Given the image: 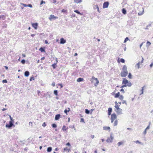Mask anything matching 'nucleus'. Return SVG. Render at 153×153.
<instances>
[{"instance_id": "54", "label": "nucleus", "mask_w": 153, "mask_h": 153, "mask_svg": "<svg viewBox=\"0 0 153 153\" xmlns=\"http://www.w3.org/2000/svg\"><path fill=\"white\" fill-rule=\"evenodd\" d=\"M34 79L33 77H31L30 79V81H32V80H34Z\"/></svg>"}, {"instance_id": "1", "label": "nucleus", "mask_w": 153, "mask_h": 153, "mask_svg": "<svg viewBox=\"0 0 153 153\" xmlns=\"http://www.w3.org/2000/svg\"><path fill=\"white\" fill-rule=\"evenodd\" d=\"M14 123V120H10L9 122V124L7 123L6 124V127L8 129H11L12 126H14V125L13 124Z\"/></svg>"}, {"instance_id": "31", "label": "nucleus", "mask_w": 153, "mask_h": 153, "mask_svg": "<svg viewBox=\"0 0 153 153\" xmlns=\"http://www.w3.org/2000/svg\"><path fill=\"white\" fill-rule=\"evenodd\" d=\"M52 127L53 128H56L57 127V125L55 123H53L52 124Z\"/></svg>"}, {"instance_id": "14", "label": "nucleus", "mask_w": 153, "mask_h": 153, "mask_svg": "<svg viewBox=\"0 0 153 153\" xmlns=\"http://www.w3.org/2000/svg\"><path fill=\"white\" fill-rule=\"evenodd\" d=\"M103 129L105 130H109V131H110V128L109 126H104Z\"/></svg>"}, {"instance_id": "48", "label": "nucleus", "mask_w": 153, "mask_h": 153, "mask_svg": "<svg viewBox=\"0 0 153 153\" xmlns=\"http://www.w3.org/2000/svg\"><path fill=\"white\" fill-rule=\"evenodd\" d=\"M120 91L121 92H122V93H124L125 92V91H124V89H123V88H121V89L120 90Z\"/></svg>"}, {"instance_id": "19", "label": "nucleus", "mask_w": 153, "mask_h": 153, "mask_svg": "<svg viewBox=\"0 0 153 153\" xmlns=\"http://www.w3.org/2000/svg\"><path fill=\"white\" fill-rule=\"evenodd\" d=\"M120 96V93L118 92L117 93L115 94L114 97L116 98H118Z\"/></svg>"}, {"instance_id": "55", "label": "nucleus", "mask_w": 153, "mask_h": 153, "mask_svg": "<svg viewBox=\"0 0 153 153\" xmlns=\"http://www.w3.org/2000/svg\"><path fill=\"white\" fill-rule=\"evenodd\" d=\"M134 142L136 143H138L140 144L141 143L138 140H137L136 141H134Z\"/></svg>"}, {"instance_id": "18", "label": "nucleus", "mask_w": 153, "mask_h": 153, "mask_svg": "<svg viewBox=\"0 0 153 153\" xmlns=\"http://www.w3.org/2000/svg\"><path fill=\"white\" fill-rule=\"evenodd\" d=\"M74 12L82 16L83 15V14L82 13H80V12L78 10H74Z\"/></svg>"}, {"instance_id": "13", "label": "nucleus", "mask_w": 153, "mask_h": 153, "mask_svg": "<svg viewBox=\"0 0 153 153\" xmlns=\"http://www.w3.org/2000/svg\"><path fill=\"white\" fill-rule=\"evenodd\" d=\"M108 115H110L111 114V112L112 111V108H109L108 109Z\"/></svg>"}, {"instance_id": "57", "label": "nucleus", "mask_w": 153, "mask_h": 153, "mask_svg": "<svg viewBox=\"0 0 153 153\" xmlns=\"http://www.w3.org/2000/svg\"><path fill=\"white\" fill-rule=\"evenodd\" d=\"M146 131L147 130H146V129H145L143 132V134L145 135L146 134Z\"/></svg>"}, {"instance_id": "25", "label": "nucleus", "mask_w": 153, "mask_h": 153, "mask_svg": "<svg viewBox=\"0 0 153 153\" xmlns=\"http://www.w3.org/2000/svg\"><path fill=\"white\" fill-rule=\"evenodd\" d=\"M70 111V108H68V110L67 109H65L64 112L66 114H67V113L69 112Z\"/></svg>"}, {"instance_id": "45", "label": "nucleus", "mask_w": 153, "mask_h": 153, "mask_svg": "<svg viewBox=\"0 0 153 153\" xmlns=\"http://www.w3.org/2000/svg\"><path fill=\"white\" fill-rule=\"evenodd\" d=\"M140 62H139L138 63H137L136 64V66L138 68H140Z\"/></svg>"}, {"instance_id": "28", "label": "nucleus", "mask_w": 153, "mask_h": 153, "mask_svg": "<svg viewBox=\"0 0 153 153\" xmlns=\"http://www.w3.org/2000/svg\"><path fill=\"white\" fill-rule=\"evenodd\" d=\"M85 113L87 114H89L90 113V111L89 110H88L87 109H85Z\"/></svg>"}, {"instance_id": "29", "label": "nucleus", "mask_w": 153, "mask_h": 153, "mask_svg": "<svg viewBox=\"0 0 153 153\" xmlns=\"http://www.w3.org/2000/svg\"><path fill=\"white\" fill-rule=\"evenodd\" d=\"M53 93L56 96H57L58 95V91L57 90H54L53 91Z\"/></svg>"}, {"instance_id": "16", "label": "nucleus", "mask_w": 153, "mask_h": 153, "mask_svg": "<svg viewBox=\"0 0 153 153\" xmlns=\"http://www.w3.org/2000/svg\"><path fill=\"white\" fill-rule=\"evenodd\" d=\"M127 66L125 65H124L123 67L122 70L123 71H128L127 70Z\"/></svg>"}, {"instance_id": "56", "label": "nucleus", "mask_w": 153, "mask_h": 153, "mask_svg": "<svg viewBox=\"0 0 153 153\" xmlns=\"http://www.w3.org/2000/svg\"><path fill=\"white\" fill-rule=\"evenodd\" d=\"M122 103L123 104H125L126 105H127L126 102V100H123Z\"/></svg>"}, {"instance_id": "27", "label": "nucleus", "mask_w": 153, "mask_h": 153, "mask_svg": "<svg viewBox=\"0 0 153 153\" xmlns=\"http://www.w3.org/2000/svg\"><path fill=\"white\" fill-rule=\"evenodd\" d=\"M2 19L3 20L5 19V17L4 15H2L0 16V19Z\"/></svg>"}, {"instance_id": "15", "label": "nucleus", "mask_w": 153, "mask_h": 153, "mask_svg": "<svg viewBox=\"0 0 153 153\" xmlns=\"http://www.w3.org/2000/svg\"><path fill=\"white\" fill-rule=\"evenodd\" d=\"M30 73L28 71H26L24 73V75L26 77L28 76L29 75Z\"/></svg>"}, {"instance_id": "41", "label": "nucleus", "mask_w": 153, "mask_h": 153, "mask_svg": "<svg viewBox=\"0 0 153 153\" xmlns=\"http://www.w3.org/2000/svg\"><path fill=\"white\" fill-rule=\"evenodd\" d=\"M143 88H144V87H143L142 88V89L141 90V93L140 94V95L143 94Z\"/></svg>"}, {"instance_id": "2", "label": "nucleus", "mask_w": 153, "mask_h": 153, "mask_svg": "<svg viewBox=\"0 0 153 153\" xmlns=\"http://www.w3.org/2000/svg\"><path fill=\"white\" fill-rule=\"evenodd\" d=\"M114 139V137L113 134L111 133L110 134V138H108L106 140V142L107 143H112Z\"/></svg>"}, {"instance_id": "36", "label": "nucleus", "mask_w": 153, "mask_h": 153, "mask_svg": "<svg viewBox=\"0 0 153 153\" xmlns=\"http://www.w3.org/2000/svg\"><path fill=\"white\" fill-rule=\"evenodd\" d=\"M129 39L128 37H126L124 41V43H126L127 41L129 40Z\"/></svg>"}, {"instance_id": "11", "label": "nucleus", "mask_w": 153, "mask_h": 153, "mask_svg": "<svg viewBox=\"0 0 153 153\" xmlns=\"http://www.w3.org/2000/svg\"><path fill=\"white\" fill-rule=\"evenodd\" d=\"M114 119L115 120L117 118V116L115 113L112 114L111 116V119Z\"/></svg>"}, {"instance_id": "60", "label": "nucleus", "mask_w": 153, "mask_h": 153, "mask_svg": "<svg viewBox=\"0 0 153 153\" xmlns=\"http://www.w3.org/2000/svg\"><path fill=\"white\" fill-rule=\"evenodd\" d=\"M97 11H98L99 12V13H100V11L99 10V7H98V5H97Z\"/></svg>"}, {"instance_id": "8", "label": "nucleus", "mask_w": 153, "mask_h": 153, "mask_svg": "<svg viewBox=\"0 0 153 153\" xmlns=\"http://www.w3.org/2000/svg\"><path fill=\"white\" fill-rule=\"evenodd\" d=\"M66 40L63 38H61L60 39V44H64L66 42Z\"/></svg>"}, {"instance_id": "37", "label": "nucleus", "mask_w": 153, "mask_h": 153, "mask_svg": "<svg viewBox=\"0 0 153 153\" xmlns=\"http://www.w3.org/2000/svg\"><path fill=\"white\" fill-rule=\"evenodd\" d=\"M117 120H116L114 122V126H115L117 125Z\"/></svg>"}, {"instance_id": "38", "label": "nucleus", "mask_w": 153, "mask_h": 153, "mask_svg": "<svg viewBox=\"0 0 153 153\" xmlns=\"http://www.w3.org/2000/svg\"><path fill=\"white\" fill-rule=\"evenodd\" d=\"M117 109V110L120 109L119 105H115L114 106Z\"/></svg>"}, {"instance_id": "39", "label": "nucleus", "mask_w": 153, "mask_h": 153, "mask_svg": "<svg viewBox=\"0 0 153 153\" xmlns=\"http://www.w3.org/2000/svg\"><path fill=\"white\" fill-rule=\"evenodd\" d=\"M123 143V142H119L118 143L117 145H118V146H119L120 145H121Z\"/></svg>"}, {"instance_id": "9", "label": "nucleus", "mask_w": 153, "mask_h": 153, "mask_svg": "<svg viewBox=\"0 0 153 153\" xmlns=\"http://www.w3.org/2000/svg\"><path fill=\"white\" fill-rule=\"evenodd\" d=\"M60 116H61V115L59 114H56L55 116V120H59V119L60 118Z\"/></svg>"}, {"instance_id": "59", "label": "nucleus", "mask_w": 153, "mask_h": 153, "mask_svg": "<svg viewBox=\"0 0 153 153\" xmlns=\"http://www.w3.org/2000/svg\"><path fill=\"white\" fill-rule=\"evenodd\" d=\"M7 25L6 24H4V25L3 26V27L4 28L7 27Z\"/></svg>"}, {"instance_id": "40", "label": "nucleus", "mask_w": 153, "mask_h": 153, "mask_svg": "<svg viewBox=\"0 0 153 153\" xmlns=\"http://www.w3.org/2000/svg\"><path fill=\"white\" fill-rule=\"evenodd\" d=\"M21 62L23 64H24L25 63V60L24 59H22L21 61Z\"/></svg>"}, {"instance_id": "26", "label": "nucleus", "mask_w": 153, "mask_h": 153, "mask_svg": "<svg viewBox=\"0 0 153 153\" xmlns=\"http://www.w3.org/2000/svg\"><path fill=\"white\" fill-rule=\"evenodd\" d=\"M70 150V149H68L67 147L65 148L64 149V152L68 151V152H69Z\"/></svg>"}, {"instance_id": "10", "label": "nucleus", "mask_w": 153, "mask_h": 153, "mask_svg": "<svg viewBox=\"0 0 153 153\" xmlns=\"http://www.w3.org/2000/svg\"><path fill=\"white\" fill-rule=\"evenodd\" d=\"M122 109L120 108V109L117 110L116 111L118 114H122Z\"/></svg>"}, {"instance_id": "20", "label": "nucleus", "mask_w": 153, "mask_h": 153, "mask_svg": "<svg viewBox=\"0 0 153 153\" xmlns=\"http://www.w3.org/2000/svg\"><path fill=\"white\" fill-rule=\"evenodd\" d=\"M83 78L80 77L77 79V82H80L83 81Z\"/></svg>"}, {"instance_id": "24", "label": "nucleus", "mask_w": 153, "mask_h": 153, "mask_svg": "<svg viewBox=\"0 0 153 153\" xmlns=\"http://www.w3.org/2000/svg\"><path fill=\"white\" fill-rule=\"evenodd\" d=\"M68 129V128H66V127L64 125L62 128V130L63 131H65L67 130V129Z\"/></svg>"}, {"instance_id": "6", "label": "nucleus", "mask_w": 153, "mask_h": 153, "mask_svg": "<svg viewBox=\"0 0 153 153\" xmlns=\"http://www.w3.org/2000/svg\"><path fill=\"white\" fill-rule=\"evenodd\" d=\"M32 26L34 28V29L36 30L38 26V24L37 23H32Z\"/></svg>"}, {"instance_id": "58", "label": "nucleus", "mask_w": 153, "mask_h": 153, "mask_svg": "<svg viewBox=\"0 0 153 153\" xmlns=\"http://www.w3.org/2000/svg\"><path fill=\"white\" fill-rule=\"evenodd\" d=\"M66 145L68 146H71L70 143L69 142L67 143L66 144Z\"/></svg>"}, {"instance_id": "50", "label": "nucleus", "mask_w": 153, "mask_h": 153, "mask_svg": "<svg viewBox=\"0 0 153 153\" xmlns=\"http://www.w3.org/2000/svg\"><path fill=\"white\" fill-rule=\"evenodd\" d=\"M147 45L148 46H149V45H150L151 44V43L150 42H149V41H148L147 42Z\"/></svg>"}, {"instance_id": "53", "label": "nucleus", "mask_w": 153, "mask_h": 153, "mask_svg": "<svg viewBox=\"0 0 153 153\" xmlns=\"http://www.w3.org/2000/svg\"><path fill=\"white\" fill-rule=\"evenodd\" d=\"M46 126V124L45 123V122H44L42 124V126L43 127H45V126Z\"/></svg>"}, {"instance_id": "32", "label": "nucleus", "mask_w": 153, "mask_h": 153, "mask_svg": "<svg viewBox=\"0 0 153 153\" xmlns=\"http://www.w3.org/2000/svg\"><path fill=\"white\" fill-rule=\"evenodd\" d=\"M56 63H54L52 65V66L53 67V68L55 69L56 68Z\"/></svg>"}, {"instance_id": "42", "label": "nucleus", "mask_w": 153, "mask_h": 153, "mask_svg": "<svg viewBox=\"0 0 153 153\" xmlns=\"http://www.w3.org/2000/svg\"><path fill=\"white\" fill-rule=\"evenodd\" d=\"M2 82L4 83H7V80L5 79H4L2 80Z\"/></svg>"}, {"instance_id": "63", "label": "nucleus", "mask_w": 153, "mask_h": 153, "mask_svg": "<svg viewBox=\"0 0 153 153\" xmlns=\"http://www.w3.org/2000/svg\"><path fill=\"white\" fill-rule=\"evenodd\" d=\"M150 128V126H148L146 128V130H148Z\"/></svg>"}, {"instance_id": "44", "label": "nucleus", "mask_w": 153, "mask_h": 153, "mask_svg": "<svg viewBox=\"0 0 153 153\" xmlns=\"http://www.w3.org/2000/svg\"><path fill=\"white\" fill-rule=\"evenodd\" d=\"M151 26V24H149V25H147L146 27L145 28V29H148V27H150Z\"/></svg>"}, {"instance_id": "52", "label": "nucleus", "mask_w": 153, "mask_h": 153, "mask_svg": "<svg viewBox=\"0 0 153 153\" xmlns=\"http://www.w3.org/2000/svg\"><path fill=\"white\" fill-rule=\"evenodd\" d=\"M21 4L22 5L25 7H27V4H25L21 3Z\"/></svg>"}, {"instance_id": "62", "label": "nucleus", "mask_w": 153, "mask_h": 153, "mask_svg": "<svg viewBox=\"0 0 153 153\" xmlns=\"http://www.w3.org/2000/svg\"><path fill=\"white\" fill-rule=\"evenodd\" d=\"M153 66V62L150 65V67L152 68Z\"/></svg>"}, {"instance_id": "7", "label": "nucleus", "mask_w": 153, "mask_h": 153, "mask_svg": "<svg viewBox=\"0 0 153 153\" xmlns=\"http://www.w3.org/2000/svg\"><path fill=\"white\" fill-rule=\"evenodd\" d=\"M128 81L125 78H123L122 84H126L128 83Z\"/></svg>"}, {"instance_id": "46", "label": "nucleus", "mask_w": 153, "mask_h": 153, "mask_svg": "<svg viewBox=\"0 0 153 153\" xmlns=\"http://www.w3.org/2000/svg\"><path fill=\"white\" fill-rule=\"evenodd\" d=\"M44 3L45 4V2L43 0H42L41 1L40 3V5H41Z\"/></svg>"}, {"instance_id": "4", "label": "nucleus", "mask_w": 153, "mask_h": 153, "mask_svg": "<svg viewBox=\"0 0 153 153\" xmlns=\"http://www.w3.org/2000/svg\"><path fill=\"white\" fill-rule=\"evenodd\" d=\"M128 74V71H122L121 72L120 74L121 77H125Z\"/></svg>"}, {"instance_id": "3", "label": "nucleus", "mask_w": 153, "mask_h": 153, "mask_svg": "<svg viewBox=\"0 0 153 153\" xmlns=\"http://www.w3.org/2000/svg\"><path fill=\"white\" fill-rule=\"evenodd\" d=\"M91 80H92L93 82H94V81L96 82L94 83V85L95 86H97L99 83V81L98 79L93 76L91 79Z\"/></svg>"}, {"instance_id": "61", "label": "nucleus", "mask_w": 153, "mask_h": 153, "mask_svg": "<svg viewBox=\"0 0 153 153\" xmlns=\"http://www.w3.org/2000/svg\"><path fill=\"white\" fill-rule=\"evenodd\" d=\"M29 124L30 126L31 125V126H32L33 123L32 122H29Z\"/></svg>"}, {"instance_id": "30", "label": "nucleus", "mask_w": 153, "mask_h": 153, "mask_svg": "<svg viewBox=\"0 0 153 153\" xmlns=\"http://www.w3.org/2000/svg\"><path fill=\"white\" fill-rule=\"evenodd\" d=\"M123 98H124V97L122 95H120V96L119 97V99H120L121 100H123Z\"/></svg>"}, {"instance_id": "33", "label": "nucleus", "mask_w": 153, "mask_h": 153, "mask_svg": "<svg viewBox=\"0 0 153 153\" xmlns=\"http://www.w3.org/2000/svg\"><path fill=\"white\" fill-rule=\"evenodd\" d=\"M132 84L130 82H128L127 83V86H128V87H131V86Z\"/></svg>"}, {"instance_id": "64", "label": "nucleus", "mask_w": 153, "mask_h": 153, "mask_svg": "<svg viewBox=\"0 0 153 153\" xmlns=\"http://www.w3.org/2000/svg\"><path fill=\"white\" fill-rule=\"evenodd\" d=\"M52 85L53 86H54L55 85V83L54 82H53L52 83Z\"/></svg>"}, {"instance_id": "47", "label": "nucleus", "mask_w": 153, "mask_h": 153, "mask_svg": "<svg viewBox=\"0 0 153 153\" xmlns=\"http://www.w3.org/2000/svg\"><path fill=\"white\" fill-rule=\"evenodd\" d=\"M123 85H122L120 87L121 88H123L124 87H126L127 86V85L126 84H123Z\"/></svg>"}, {"instance_id": "23", "label": "nucleus", "mask_w": 153, "mask_h": 153, "mask_svg": "<svg viewBox=\"0 0 153 153\" xmlns=\"http://www.w3.org/2000/svg\"><path fill=\"white\" fill-rule=\"evenodd\" d=\"M122 13L124 14H126V10L125 8H123L122 10Z\"/></svg>"}, {"instance_id": "5", "label": "nucleus", "mask_w": 153, "mask_h": 153, "mask_svg": "<svg viewBox=\"0 0 153 153\" xmlns=\"http://www.w3.org/2000/svg\"><path fill=\"white\" fill-rule=\"evenodd\" d=\"M109 4V2L108 1L105 2L103 5V8H107L108 7Z\"/></svg>"}, {"instance_id": "12", "label": "nucleus", "mask_w": 153, "mask_h": 153, "mask_svg": "<svg viewBox=\"0 0 153 153\" xmlns=\"http://www.w3.org/2000/svg\"><path fill=\"white\" fill-rule=\"evenodd\" d=\"M56 17L55 16L53 15H51L50 17H49V19L50 20H51L52 19L55 18V19H56Z\"/></svg>"}, {"instance_id": "43", "label": "nucleus", "mask_w": 153, "mask_h": 153, "mask_svg": "<svg viewBox=\"0 0 153 153\" xmlns=\"http://www.w3.org/2000/svg\"><path fill=\"white\" fill-rule=\"evenodd\" d=\"M61 12L62 13H67V10H65L64 9H62L61 10Z\"/></svg>"}, {"instance_id": "51", "label": "nucleus", "mask_w": 153, "mask_h": 153, "mask_svg": "<svg viewBox=\"0 0 153 153\" xmlns=\"http://www.w3.org/2000/svg\"><path fill=\"white\" fill-rule=\"evenodd\" d=\"M27 7H29L30 8L32 7V4H27Z\"/></svg>"}, {"instance_id": "17", "label": "nucleus", "mask_w": 153, "mask_h": 153, "mask_svg": "<svg viewBox=\"0 0 153 153\" xmlns=\"http://www.w3.org/2000/svg\"><path fill=\"white\" fill-rule=\"evenodd\" d=\"M74 2L78 4L81 3L82 1V0H74Z\"/></svg>"}, {"instance_id": "22", "label": "nucleus", "mask_w": 153, "mask_h": 153, "mask_svg": "<svg viewBox=\"0 0 153 153\" xmlns=\"http://www.w3.org/2000/svg\"><path fill=\"white\" fill-rule=\"evenodd\" d=\"M52 150V148L51 147H48L47 149V151L48 152H50Z\"/></svg>"}, {"instance_id": "21", "label": "nucleus", "mask_w": 153, "mask_h": 153, "mask_svg": "<svg viewBox=\"0 0 153 153\" xmlns=\"http://www.w3.org/2000/svg\"><path fill=\"white\" fill-rule=\"evenodd\" d=\"M39 50L41 51V52H45V49L43 47H41L39 49Z\"/></svg>"}, {"instance_id": "35", "label": "nucleus", "mask_w": 153, "mask_h": 153, "mask_svg": "<svg viewBox=\"0 0 153 153\" xmlns=\"http://www.w3.org/2000/svg\"><path fill=\"white\" fill-rule=\"evenodd\" d=\"M128 78L129 79H131L132 78V75L130 73H129L128 74Z\"/></svg>"}, {"instance_id": "34", "label": "nucleus", "mask_w": 153, "mask_h": 153, "mask_svg": "<svg viewBox=\"0 0 153 153\" xmlns=\"http://www.w3.org/2000/svg\"><path fill=\"white\" fill-rule=\"evenodd\" d=\"M120 62L122 63H124L125 62V60L124 59H123V58H121L120 59Z\"/></svg>"}, {"instance_id": "49", "label": "nucleus", "mask_w": 153, "mask_h": 153, "mask_svg": "<svg viewBox=\"0 0 153 153\" xmlns=\"http://www.w3.org/2000/svg\"><path fill=\"white\" fill-rule=\"evenodd\" d=\"M80 121L81 122L85 123L84 119L83 118H81Z\"/></svg>"}]
</instances>
